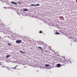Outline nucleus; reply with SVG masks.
<instances>
[{
  "label": "nucleus",
  "mask_w": 77,
  "mask_h": 77,
  "mask_svg": "<svg viewBox=\"0 0 77 77\" xmlns=\"http://www.w3.org/2000/svg\"><path fill=\"white\" fill-rule=\"evenodd\" d=\"M17 66H18V65H17L15 67V68H16V67H17Z\"/></svg>",
  "instance_id": "23"
},
{
  "label": "nucleus",
  "mask_w": 77,
  "mask_h": 77,
  "mask_svg": "<svg viewBox=\"0 0 77 77\" xmlns=\"http://www.w3.org/2000/svg\"><path fill=\"white\" fill-rule=\"evenodd\" d=\"M8 70H9V69H10L9 68H8Z\"/></svg>",
  "instance_id": "26"
},
{
  "label": "nucleus",
  "mask_w": 77,
  "mask_h": 77,
  "mask_svg": "<svg viewBox=\"0 0 77 77\" xmlns=\"http://www.w3.org/2000/svg\"><path fill=\"white\" fill-rule=\"evenodd\" d=\"M23 10L24 11H29V10L26 8L23 9Z\"/></svg>",
  "instance_id": "8"
},
{
  "label": "nucleus",
  "mask_w": 77,
  "mask_h": 77,
  "mask_svg": "<svg viewBox=\"0 0 77 77\" xmlns=\"http://www.w3.org/2000/svg\"><path fill=\"white\" fill-rule=\"evenodd\" d=\"M49 47V50H51V47L50 46H48Z\"/></svg>",
  "instance_id": "17"
},
{
  "label": "nucleus",
  "mask_w": 77,
  "mask_h": 77,
  "mask_svg": "<svg viewBox=\"0 0 77 77\" xmlns=\"http://www.w3.org/2000/svg\"><path fill=\"white\" fill-rule=\"evenodd\" d=\"M50 66V65L49 64H45V66L46 67H48Z\"/></svg>",
  "instance_id": "11"
},
{
  "label": "nucleus",
  "mask_w": 77,
  "mask_h": 77,
  "mask_svg": "<svg viewBox=\"0 0 77 77\" xmlns=\"http://www.w3.org/2000/svg\"><path fill=\"white\" fill-rule=\"evenodd\" d=\"M60 63H62L63 64H62V66L64 65L65 63H66V61L65 60H63L62 59H60Z\"/></svg>",
  "instance_id": "1"
},
{
  "label": "nucleus",
  "mask_w": 77,
  "mask_h": 77,
  "mask_svg": "<svg viewBox=\"0 0 77 77\" xmlns=\"http://www.w3.org/2000/svg\"><path fill=\"white\" fill-rule=\"evenodd\" d=\"M45 53H50V52L49 51L46 50H45Z\"/></svg>",
  "instance_id": "10"
},
{
  "label": "nucleus",
  "mask_w": 77,
  "mask_h": 77,
  "mask_svg": "<svg viewBox=\"0 0 77 77\" xmlns=\"http://www.w3.org/2000/svg\"><path fill=\"white\" fill-rule=\"evenodd\" d=\"M6 68H7V69H8L9 68V67H6Z\"/></svg>",
  "instance_id": "25"
},
{
  "label": "nucleus",
  "mask_w": 77,
  "mask_h": 77,
  "mask_svg": "<svg viewBox=\"0 0 77 77\" xmlns=\"http://www.w3.org/2000/svg\"><path fill=\"white\" fill-rule=\"evenodd\" d=\"M57 67L59 68V67H60L61 66V65H60V64L58 63L57 64Z\"/></svg>",
  "instance_id": "4"
},
{
  "label": "nucleus",
  "mask_w": 77,
  "mask_h": 77,
  "mask_svg": "<svg viewBox=\"0 0 77 77\" xmlns=\"http://www.w3.org/2000/svg\"><path fill=\"white\" fill-rule=\"evenodd\" d=\"M18 13H17V14H18Z\"/></svg>",
  "instance_id": "32"
},
{
  "label": "nucleus",
  "mask_w": 77,
  "mask_h": 77,
  "mask_svg": "<svg viewBox=\"0 0 77 77\" xmlns=\"http://www.w3.org/2000/svg\"><path fill=\"white\" fill-rule=\"evenodd\" d=\"M12 33V31L9 30V28H7V34L8 33H9V34H11Z\"/></svg>",
  "instance_id": "2"
},
{
  "label": "nucleus",
  "mask_w": 77,
  "mask_h": 77,
  "mask_svg": "<svg viewBox=\"0 0 77 77\" xmlns=\"http://www.w3.org/2000/svg\"><path fill=\"white\" fill-rule=\"evenodd\" d=\"M1 67H4L3 66H2Z\"/></svg>",
  "instance_id": "28"
},
{
  "label": "nucleus",
  "mask_w": 77,
  "mask_h": 77,
  "mask_svg": "<svg viewBox=\"0 0 77 77\" xmlns=\"http://www.w3.org/2000/svg\"><path fill=\"white\" fill-rule=\"evenodd\" d=\"M75 40H74V41L75 42H77V38H75Z\"/></svg>",
  "instance_id": "19"
},
{
  "label": "nucleus",
  "mask_w": 77,
  "mask_h": 77,
  "mask_svg": "<svg viewBox=\"0 0 77 77\" xmlns=\"http://www.w3.org/2000/svg\"><path fill=\"white\" fill-rule=\"evenodd\" d=\"M0 65H2V63H0Z\"/></svg>",
  "instance_id": "24"
},
{
  "label": "nucleus",
  "mask_w": 77,
  "mask_h": 77,
  "mask_svg": "<svg viewBox=\"0 0 77 77\" xmlns=\"http://www.w3.org/2000/svg\"><path fill=\"white\" fill-rule=\"evenodd\" d=\"M7 44H8V45H9L10 46H11V44H10V43H7Z\"/></svg>",
  "instance_id": "21"
},
{
  "label": "nucleus",
  "mask_w": 77,
  "mask_h": 77,
  "mask_svg": "<svg viewBox=\"0 0 77 77\" xmlns=\"http://www.w3.org/2000/svg\"><path fill=\"white\" fill-rule=\"evenodd\" d=\"M10 56L9 55H7L6 56V57L8 58V57H10Z\"/></svg>",
  "instance_id": "15"
},
{
  "label": "nucleus",
  "mask_w": 77,
  "mask_h": 77,
  "mask_svg": "<svg viewBox=\"0 0 77 77\" xmlns=\"http://www.w3.org/2000/svg\"><path fill=\"white\" fill-rule=\"evenodd\" d=\"M42 33V31H40L39 32V33Z\"/></svg>",
  "instance_id": "18"
},
{
  "label": "nucleus",
  "mask_w": 77,
  "mask_h": 77,
  "mask_svg": "<svg viewBox=\"0 0 77 77\" xmlns=\"http://www.w3.org/2000/svg\"><path fill=\"white\" fill-rule=\"evenodd\" d=\"M55 35H59V34H60V33H59V32H56L55 33Z\"/></svg>",
  "instance_id": "12"
},
{
  "label": "nucleus",
  "mask_w": 77,
  "mask_h": 77,
  "mask_svg": "<svg viewBox=\"0 0 77 77\" xmlns=\"http://www.w3.org/2000/svg\"><path fill=\"white\" fill-rule=\"evenodd\" d=\"M22 42L21 40H17L16 41V42L17 44H20Z\"/></svg>",
  "instance_id": "3"
},
{
  "label": "nucleus",
  "mask_w": 77,
  "mask_h": 77,
  "mask_svg": "<svg viewBox=\"0 0 77 77\" xmlns=\"http://www.w3.org/2000/svg\"><path fill=\"white\" fill-rule=\"evenodd\" d=\"M20 53H22V54H25L26 53L24 52H23V51H20Z\"/></svg>",
  "instance_id": "9"
},
{
  "label": "nucleus",
  "mask_w": 77,
  "mask_h": 77,
  "mask_svg": "<svg viewBox=\"0 0 77 77\" xmlns=\"http://www.w3.org/2000/svg\"><path fill=\"white\" fill-rule=\"evenodd\" d=\"M66 60V63L67 64L68 63V62H69V63H71V60L68 61V60Z\"/></svg>",
  "instance_id": "5"
},
{
  "label": "nucleus",
  "mask_w": 77,
  "mask_h": 77,
  "mask_svg": "<svg viewBox=\"0 0 77 77\" xmlns=\"http://www.w3.org/2000/svg\"><path fill=\"white\" fill-rule=\"evenodd\" d=\"M38 48H40V50H42V51H44V50H43V49H42V48L41 47H38Z\"/></svg>",
  "instance_id": "7"
},
{
  "label": "nucleus",
  "mask_w": 77,
  "mask_h": 77,
  "mask_svg": "<svg viewBox=\"0 0 77 77\" xmlns=\"http://www.w3.org/2000/svg\"><path fill=\"white\" fill-rule=\"evenodd\" d=\"M31 6H35V4H31Z\"/></svg>",
  "instance_id": "16"
},
{
  "label": "nucleus",
  "mask_w": 77,
  "mask_h": 77,
  "mask_svg": "<svg viewBox=\"0 0 77 77\" xmlns=\"http://www.w3.org/2000/svg\"><path fill=\"white\" fill-rule=\"evenodd\" d=\"M40 5L39 4H37L36 5H35V6H39Z\"/></svg>",
  "instance_id": "13"
},
{
  "label": "nucleus",
  "mask_w": 77,
  "mask_h": 77,
  "mask_svg": "<svg viewBox=\"0 0 77 77\" xmlns=\"http://www.w3.org/2000/svg\"><path fill=\"white\" fill-rule=\"evenodd\" d=\"M26 66H25L24 67V68H26Z\"/></svg>",
  "instance_id": "29"
},
{
  "label": "nucleus",
  "mask_w": 77,
  "mask_h": 77,
  "mask_svg": "<svg viewBox=\"0 0 77 77\" xmlns=\"http://www.w3.org/2000/svg\"><path fill=\"white\" fill-rule=\"evenodd\" d=\"M11 3H12V4H13L14 5H17V3L15 2H11Z\"/></svg>",
  "instance_id": "6"
},
{
  "label": "nucleus",
  "mask_w": 77,
  "mask_h": 77,
  "mask_svg": "<svg viewBox=\"0 0 77 77\" xmlns=\"http://www.w3.org/2000/svg\"><path fill=\"white\" fill-rule=\"evenodd\" d=\"M52 52H54V53H55V51H53V50H52Z\"/></svg>",
  "instance_id": "22"
},
{
  "label": "nucleus",
  "mask_w": 77,
  "mask_h": 77,
  "mask_svg": "<svg viewBox=\"0 0 77 77\" xmlns=\"http://www.w3.org/2000/svg\"><path fill=\"white\" fill-rule=\"evenodd\" d=\"M8 37L9 38H10V36H8Z\"/></svg>",
  "instance_id": "27"
},
{
  "label": "nucleus",
  "mask_w": 77,
  "mask_h": 77,
  "mask_svg": "<svg viewBox=\"0 0 77 77\" xmlns=\"http://www.w3.org/2000/svg\"><path fill=\"white\" fill-rule=\"evenodd\" d=\"M40 43L41 44H41H44V42H40Z\"/></svg>",
  "instance_id": "20"
},
{
  "label": "nucleus",
  "mask_w": 77,
  "mask_h": 77,
  "mask_svg": "<svg viewBox=\"0 0 77 77\" xmlns=\"http://www.w3.org/2000/svg\"><path fill=\"white\" fill-rule=\"evenodd\" d=\"M17 3L18 4H21V2H17Z\"/></svg>",
  "instance_id": "14"
},
{
  "label": "nucleus",
  "mask_w": 77,
  "mask_h": 77,
  "mask_svg": "<svg viewBox=\"0 0 77 77\" xmlns=\"http://www.w3.org/2000/svg\"><path fill=\"white\" fill-rule=\"evenodd\" d=\"M37 72H38V71H37Z\"/></svg>",
  "instance_id": "31"
},
{
  "label": "nucleus",
  "mask_w": 77,
  "mask_h": 77,
  "mask_svg": "<svg viewBox=\"0 0 77 77\" xmlns=\"http://www.w3.org/2000/svg\"><path fill=\"white\" fill-rule=\"evenodd\" d=\"M0 38H1V37H0Z\"/></svg>",
  "instance_id": "30"
}]
</instances>
